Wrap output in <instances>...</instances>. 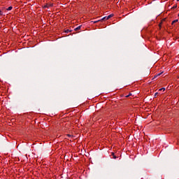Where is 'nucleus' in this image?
I'll list each match as a JSON object with an SVG mask.
<instances>
[{
	"label": "nucleus",
	"mask_w": 179,
	"mask_h": 179,
	"mask_svg": "<svg viewBox=\"0 0 179 179\" xmlns=\"http://www.w3.org/2000/svg\"><path fill=\"white\" fill-rule=\"evenodd\" d=\"M159 92H162V90L164 91V90H166V88L163 87V88L159 89Z\"/></svg>",
	"instance_id": "obj_7"
},
{
	"label": "nucleus",
	"mask_w": 179,
	"mask_h": 179,
	"mask_svg": "<svg viewBox=\"0 0 179 179\" xmlns=\"http://www.w3.org/2000/svg\"><path fill=\"white\" fill-rule=\"evenodd\" d=\"M178 22V20H175L172 22V24H174V23H177Z\"/></svg>",
	"instance_id": "obj_4"
},
{
	"label": "nucleus",
	"mask_w": 179,
	"mask_h": 179,
	"mask_svg": "<svg viewBox=\"0 0 179 179\" xmlns=\"http://www.w3.org/2000/svg\"><path fill=\"white\" fill-rule=\"evenodd\" d=\"M163 73L157 74V76H160Z\"/></svg>",
	"instance_id": "obj_12"
},
{
	"label": "nucleus",
	"mask_w": 179,
	"mask_h": 179,
	"mask_svg": "<svg viewBox=\"0 0 179 179\" xmlns=\"http://www.w3.org/2000/svg\"><path fill=\"white\" fill-rule=\"evenodd\" d=\"M69 31H71L69 29H66V30L65 31V33H69Z\"/></svg>",
	"instance_id": "obj_9"
},
{
	"label": "nucleus",
	"mask_w": 179,
	"mask_h": 179,
	"mask_svg": "<svg viewBox=\"0 0 179 179\" xmlns=\"http://www.w3.org/2000/svg\"><path fill=\"white\" fill-rule=\"evenodd\" d=\"M113 16H114V15H113V14H110V15H108L106 17V20H108V19H111V17H113Z\"/></svg>",
	"instance_id": "obj_1"
},
{
	"label": "nucleus",
	"mask_w": 179,
	"mask_h": 179,
	"mask_svg": "<svg viewBox=\"0 0 179 179\" xmlns=\"http://www.w3.org/2000/svg\"><path fill=\"white\" fill-rule=\"evenodd\" d=\"M81 27H82V26L80 25V26H78V27L75 28L74 30H75L76 31H78V30H80V28H81Z\"/></svg>",
	"instance_id": "obj_2"
},
{
	"label": "nucleus",
	"mask_w": 179,
	"mask_h": 179,
	"mask_svg": "<svg viewBox=\"0 0 179 179\" xmlns=\"http://www.w3.org/2000/svg\"><path fill=\"white\" fill-rule=\"evenodd\" d=\"M112 156H113V159H117V156H115L114 152H112Z\"/></svg>",
	"instance_id": "obj_3"
},
{
	"label": "nucleus",
	"mask_w": 179,
	"mask_h": 179,
	"mask_svg": "<svg viewBox=\"0 0 179 179\" xmlns=\"http://www.w3.org/2000/svg\"><path fill=\"white\" fill-rule=\"evenodd\" d=\"M126 97H129V95H127Z\"/></svg>",
	"instance_id": "obj_13"
},
{
	"label": "nucleus",
	"mask_w": 179,
	"mask_h": 179,
	"mask_svg": "<svg viewBox=\"0 0 179 179\" xmlns=\"http://www.w3.org/2000/svg\"><path fill=\"white\" fill-rule=\"evenodd\" d=\"M159 94V92H156L155 94V97H156V96H157Z\"/></svg>",
	"instance_id": "obj_11"
},
{
	"label": "nucleus",
	"mask_w": 179,
	"mask_h": 179,
	"mask_svg": "<svg viewBox=\"0 0 179 179\" xmlns=\"http://www.w3.org/2000/svg\"><path fill=\"white\" fill-rule=\"evenodd\" d=\"M98 22H101V20L92 21V22H94V23H98Z\"/></svg>",
	"instance_id": "obj_8"
},
{
	"label": "nucleus",
	"mask_w": 179,
	"mask_h": 179,
	"mask_svg": "<svg viewBox=\"0 0 179 179\" xmlns=\"http://www.w3.org/2000/svg\"><path fill=\"white\" fill-rule=\"evenodd\" d=\"M2 15H3V13L0 10V15L2 16Z\"/></svg>",
	"instance_id": "obj_10"
},
{
	"label": "nucleus",
	"mask_w": 179,
	"mask_h": 179,
	"mask_svg": "<svg viewBox=\"0 0 179 179\" xmlns=\"http://www.w3.org/2000/svg\"><path fill=\"white\" fill-rule=\"evenodd\" d=\"M157 76V75L155 76V78H156Z\"/></svg>",
	"instance_id": "obj_14"
},
{
	"label": "nucleus",
	"mask_w": 179,
	"mask_h": 179,
	"mask_svg": "<svg viewBox=\"0 0 179 179\" xmlns=\"http://www.w3.org/2000/svg\"><path fill=\"white\" fill-rule=\"evenodd\" d=\"M129 96H131V94H129Z\"/></svg>",
	"instance_id": "obj_15"
},
{
	"label": "nucleus",
	"mask_w": 179,
	"mask_h": 179,
	"mask_svg": "<svg viewBox=\"0 0 179 179\" xmlns=\"http://www.w3.org/2000/svg\"><path fill=\"white\" fill-rule=\"evenodd\" d=\"M101 21V20H107V17H103L101 20H100Z\"/></svg>",
	"instance_id": "obj_6"
},
{
	"label": "nucleus",
	"mask_w": 179,
	"mask_h": 179,
	"mask_svg": "<svg viewBox=\"0 0 179 179\" xmlns=\"http://www.w3.org/2000/svg\"><path fill=\"white\" fill-rule=\"evenodd\" d=\"M68 136H71V135L69 134Z\"/></svg>",
	"instance_id": "obj_16"
},
{
	"label": "nucleus",
	"mask_w": 179,
	"mask_h": 179,
	"mask_svg": "<svg viewBox=\"0 0 179 179\" xmlns=\"http://www.w3.org/2000/svg\"><path fill=\"white\" fill-rule=\"evenodd\" d=\"M177 1H179V0H177Z\"/></svg>",
	"instance_id": "obj_17"
},
{
	"label": "nucleus",
	"mask_w": 179,
	"mask_h": 179,
	"mask_svg": "<svg viewBox=\"0 0 179 179\" xmlns=\"http://www.w3.org/2000/svg\"><path fill=\"white\" fill-rule=\"evenodd\" d=\"M13 8L12 6H10L7 8V10H12Z\"/></svg>",
	"instance_id": "obj_5"
}]
</instances>
